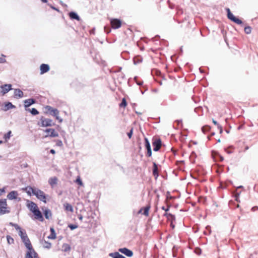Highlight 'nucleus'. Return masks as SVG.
<instances>
[{"instance_id":"f257e3e1","label":"nucleus","mask_w":258,"mask_h":258,"mask_svg":"<svg viewBox=\"0 0 258 258\" xmlns=\"http://www.w3.org/2000/svg\"><path fill=\"white\" fill-rule=\"evenodd\" d=\"M25 246L28 249L26 252L25 258H39L37 253L33 249L29 239L23 242Z\"/></svg>"},{"instance_id":"f03ea898","label":"nucleus","mask_w":258,"mask_h":258,"mask_svg":"<svg viewBox=\"0 0 258 258\" xmlns=\"http://www.w3.org/2000/svg\"><path fill=\"white\" fill-rule=\"evenodd\" d=\"M45 109L50 115L55 117V118L58 120L59 122L61 123L62 122V119L58 116L59 111L57 109L47 105L45 107Z\"/></svg>"},{"instance_id":"7ed1b4c3","label":"nucleus","mask_w":258,"mask_h":258,"mask_svg":"<svg viewBox=\"0 0 258 258\" xmlns=\"http://www.w3.org/2000/svg\"><path fill=\"white\" fill-rule=\"evenodd\" d=\"M10 212L8 207L6 199H0V215L8 214Z\"/></svg>"},{"instance_id":"20e7f679","label":"nucleus","mask_w":258,"mask_h":258,"mask_svg":"<svg viewBox=\"0 0 258 258\" xmlns=\"http://www.w3.org/2000/svg\"><path fill=\"white\" fill-rule=\"evenodd\" d=\"M32 194L35 195L40 201L43 202L45 203H46V196L43 191L36 188V189L32 190Z\"/></svg>"},{"instance_id":"39448f33","label":"nucleus","mask_w":258,"mask_h":258,"mask_svg":"<svg viewBox=\"0 0 258 258\" xmlns=\"http://www.w3.org/2000/svg\"><path fill=\"white\" fill-rule=\"evenodd\" d=\"M55 124L53 121L49 118H46L43 116H42L40 118V122L38 123V125L43 127L46 126H51L54 125Z\"/></svg>"},{"instance_id":"423d86ee","label":"nucleus","mask_w":258,"mask_h":258,"mask_svg":"<svg viewBox=\"0 0 258 258\" xmlns=\"http://www.w3.org/2000/svg\"><path fill=\"white\" fill-rule=\"evenodd\" d=\"M226 12L227 13V17L231 21L234 22L238 25H241L242 24V22L241 20L239 19L238 18L235 17L231 12L230 9L229 8L226 9Z\"/></svg>"},{"instance_id":"0eeeda50","label":"nucleus","mask_w":258,"mask_h":258,"mask_svg":"<svg viewBox=\"0 0 258 258\" xmlns=\"http://www.w3.org/2000/svg\"><path fill=\"white\" fill-rule=\"evenodd\" d=\"M44 132L47 134L45 137H57L58 136V134L53 128H47Z\"/></svg>"},{"instance_id":"6e6552de","label":"nucleus","mask_w":258,"mask_h":258,"mask_svg":"<svg viewBox=\"0 0 258 258\" xmlns=\"http://www.w3.org/2000/svg\"><path fill=\"white\" fill-rule=\"evenodd\" d=\"M111 27L113 29H118L120 27L121 22L120 20L117 19H111L110 20Z\"/></svg>"},{"instance_id":"1a4fd4ad","label":"nucleus","mask_w":258,"mask_h":258,"mask_svg":"<svg viewBox=\"0 0 258 258\" xmlns=\"http://www.w3.org/2000/svg\"><path fill=\"white\" fill-rule=\"evenodd\" d=\"M12 86L11 84H5L1 86V93L3 95H4L10 90L12 89Z\"/></svg>"},{"instance_id":"9d476101","label":"nucleus","mask_w":258,"mask_h":258,"mask_svg":"<svg viewBox=\"0 0 258 258\" xmlns=\"http://www.w3.org/2000/svg\"><path fill=\"white\" fill-rule=\"evenodd\" d=\"M161 141L160 139H156L153 142V150L158 151L161 147Z\"/></svg>"},{"instance_id":"9b49d317","label":"nucleus","mask_w":258,"mask_h":258,"mask_svg":"<svg viewBox=\"0 0 258 258\" xmlns=\"http://www.w3.org/2000/svg\"><path fill=\"white\" fill-rule=\"evenodd\" d=\"M33 214L35 216V219L39 220L41 222L43 221L44 218L41 211L37 209L34 211H33Z\"/></svg>"},{"instance_id":"f8f14e48","label":"nucleus","mask_w":258,"mask_h":258,"mask_svg":"<svg viewBox=\"0 0 258 258\" xmlns=\"http://www.w3.org/2000/svg\"><path fill=\"white\" fill-rule=\"evenodd\" d=\"M118 251L128 257H131L133 255V251L125 247L119 248Z\"/></svg>"},{"instance_id":"ddd939ff","label":"nucleus","mask_w":258,"mask_h":258,"mask_svg":"<svg viewBox=\"0 0 258 258\" xmlns=\"http://www.w3.org/2000/svg\"><path fill=\"white\" fill-rule=\"evenodd\" d=\"M27 207L31 212L38 209L37 205L35 203L29 201H27Z\"/></svg>"},{"instance_id":"4468645a","label":"nucleus","mask_w":258,"mask_h":258,"mask_svg":"<svg viewBox=\"0 0 258 258\" xmlns=\"http://www.w3.org/2000/svg\"><path fill=\"white\" fill-rule=\"evenodd\" d=\"M14 96L15 98H21L23 97L24 93L20 89H15L14 90Z\"/></svg>"},{"instance_id":"2eb2a0df","label":"nucleus","mask_w":258,"mask_h":258,"mask_svg":"<svg viewBox=\"0 0 258 258\" xmlns=\"http://www.w3.org/2000/svg\"><path fill=\"white\" fill-rule=\"evenodd\" d=\"M18 234L21 237L23 242H25L27 240L29 239L25 230L19 231Z\"/></svg>"},{"instance_id":"dca6fc26","label":"nucleus","mask_w":258,"mask_h":258,"mask_svg":"<svg viewBox=\"0 0 258 258\" xmlns=\"http://www.w3.org/2000/svg\"><path fill=\"white\" fill-rule=\"evenodd\" d=\"M57 178L56 177H52L49 179L48 183L52 188L54 187L57 183Z\"/></svg>"},{"instance_id":"f3484780","label":"nucleus","mask_w":258,"mask_h":258,"mask_svg":"<svg viewBox=\"0 0 258 258\" xmlns=\"http://www.w3.org/2000/svg\"><path fill=\"white\" fill-rule=\"evenodd\" d=\"M18 194L16 191H12L9 192L7 196V198L11 200H15L17 198Z\"/></svg>"},{"instance_id":"a211bd4d","label":"nucleus","mask_w":258,"mask_h":258,"mask_svg":"<svg viewBox=\"0 0 258 258\" xmlns=\"http://www.w3.org/2000/svg\"><path fill=\"white\" fill-rule=\"evenodd\" d=\"M49 70V67L47 64H42L40 66V73L41 74H43L46 72H47Z\"/></svg>"},{"instance_id":"6ab92c4d","label":"nucleus","mask_w":258,"mask_h":258,"mask_svg":"<svg viewBox=\"0 0 258 258\" xmlns=\"http://www.w3.org/2000/svg\"><path fill=\"white\" fill-rule=\"evenodd\" d=\"M35 102V100L32 98L25 100L24 101V106H25V107L26 108V110H27L28 109H27L26 108L30 106V105H32Z\"/></svg>"},{"instance_id":"aec40b11","label":"nucleus","mask_w":258,"mask_h":258,"mask_svg":"<svg viewBox=\"0 0 258 258\" xmlns=\"http://www.w3.org/2000/svg\"><path fill=\"white\" fill-rule=\"evenodd\" d=\"M109 256L112 258H126L123 255L120 254L118 252L110 253Z\"/></svg>"},{"instance_id":"412c9836","label":"nucleus","mask_w":258,"mask_h":258,"mask_svg":"<svg viewBox=\"0 0 258 258\" xmlns=\"http://www.w3.org/2000/svg\"><path fill=\"white\" fill-rule=\"evenodd\" d=\"M15 106L13 105L12 103L8 102L5 104L3 110L7 111L10 109L15 108Z\"/></svg>"},{"instance_id":"4be33fe9","label":"nucleus","mask_w":258,"mask_h":258,"mask_svg":"<svg viewBox=\"0 0 258 258\" xmlns=\"http://www.w3.org/2000/svg\"><path fill=\"white\" fill-rule=\"evenodd\" d=\"M63 207L66 211H70L71 212H73L74 211L72 206L69 203H64L63 204Z\"/></svg>"},{"instance_id":"5701e85b","label":"nucleus","mask_w":258,"mask_h":258,"mask_svg":"<svg viewBox=\"0 0 258 258\" xmlns=\"http://www.w3.org/2000/svg\"><path fill=\"white\" fill-rule=\"evenodd\" d=\"M44 216L46 219H49L52 216V213L49 209H45L44 211Z\"/></svg>"},{"instance_id":"b1692460","label":"nucleus","mask_w":258,"mask_h":258,"mask_svg":"<svg viewBox=\"0 0 258 258\" xmlns=\"http://www.w3.org/2000/svg\"><path fill=\"white\" fill-rule=\"evenodd\" d=\"M69 16L71 19H75L77 20H80V17L77 13L74 12H71L69 13Z\"/></svg>"},{"instance_id":"393cba45","label":"nucleus","mask_w":258,"mask_h":258,"mask_svg":"<svg viewBox=\"0 0 258 258\" xmlns=\"http://www.w3.org/2000/svg\"><path fill=\"white\" fill-rule=\"evenodd\" d=\"M164 216H166L168 220L171 221V222H173L175 220V217L174 215H172L170 213H165L164 214Z\"/></svg>"},{"instance_id":"a878e982","label":"nucleus","mask_w":258,"mask_h":258,"mask_svg":"<svg viewBox=\"0 0 258 258\" xmlns=\"http://www.w3.org/2000/svg\"><path fill=\"white\" fill-rule=\"evenodd\" d=\"M153 174L155 176H158V165L155 163H153Z\"/></svg>"},{"instance_id":"bb28decb","label":"nucleus","mask_w":258,"mask_h":258,"mask_svg":"<svg viewBox=\"0 0 258 258\" xmlns=\"http://www.w3.org/2000/svg\"><path fill=\"white\" fill-rule=\"evenodd\" d=\"M62 250L65 252L69 251L71 250V246L67 243H64L62 246Z\"/></svg>"},{"instance_id":"cd10ccee","label":"nucleus","mask_w":258,"mask_h":258,"mask_svg":"<svg viewBox=\"0 0 258 258\" xmlns=\"http://www.w3.org/2000/svg\"><path fill=\"white\" fill-rule=\"evenodd\" d=\"M51 234L48 237L49 239H54L56 238L55 231L53 228H50Z\"/></svg>"},{"instance_id":"c85d7f7f","label":"nucleus","mask_w":258,"mask_h":258,"mask_svg":"<svg viewBox=\"0 0 258 258\" xmlns=\"http://www.w3.org/2000/svg\"><path fill=\"white\" fill-rule=\"evenodd\" d=\"M150 209V206H147L146 207L143 208V210H144V213L143 214L146 216L149 215V211Z\"/></svg>"},{"instance_id":"c756f323","label":"nucleus","mask_w":258,"mask_h":258,"mask_svg":"<svg viewBox=\"0 0 258 258\" xmlns=\"http://www.w3.org/2000/svg\"><path fill=\"white\" fill-rule=\"evenodd\" d=\"M34 189H36L35 187H32L31 186H28L26 188V190H27V193L28 195L31 196V194H32V190Z\"/></svg>"},{"instance_id":"7c9ffc66","label":"nucleus","mask_w":258,"mask_h":258,"mask_svg":"<svg viewBox=\"0 0 258 258\" xmlns=\"http://www.w3.org/2000/svg\"><path fill=\"white\" fill-rule=\"evenodd\" d=\"M7 242H8V244H13L14 242V239L10 235L7 236Z\"/></svg>"},{"instance_id":"2f4dec72","label":"nucleus","mask_w":258,"mask_h":258,"mask_svg":"<svg viewBox=\"0 0 258 258\" xmlns=\"http://www.w3.org/2000/svg\"><path fill=\"white\" fill-rule=\"evenodd\" d=\"M145 146L146 149H151L150 144L147 138H145Z\"/></svg>"},{"instance_id":"473e14b6","label":"nucleus","mask_w":258,"mask_h":258,"mask_svg":"<svg viewBox=\"0 0 258 258\" xmlns=\"http://www.w3.org/2000/svg\"><path fill=\"white\" fill-rule=\"evenodd\" d=\"M211 129V127L209 125H205L202 128V130L204 133H206L209 131Z\"/></svg>"},{"instance_id":"72a5a7b5","label":"nucleus","mask_w":258,"mask_h":258,"mask_svg":"<svg viewBox=\"0 0 258 258\" xmlns=\"http://www.w3.org/2000/svg\"><path fill=\"white\" fill-rule=\"evenodd\" d=\"M133 60L135 64H137L142 61V59L140 56H137L134 58Z\"/></svg>"},{"instance_id":"f704fd0d","label":"nucleus","mask_w":258,"mask_h":258,"mask_svg":"<svg viewBox=\"0 0 258 258\" xmlns=\"http://www.w3.org/2000/svg\"><path fill=\"white\" fill-rule=\"evenodd\" d=\"M126 105H127V103H126V100H125V98H123L122 99L121 102L119 104V106L120 107H125L126 106Z\"/></svg>"},{"instance_id":"c9c22d12","label":"nucleus","mask_w":258,"mask_h":258,"mask_svg":"<svg viewBox=\"0 0 258 258\" xmlns=\"http://www.w3.org/2000/svg\"><path fill=\"white\" fill-rule=\"evenodd\" d=\"M29 110L31 112V114L34 115H36L39 113V112L38 111V110L34 108H32L31 110L29 109Z\"/></svg>"},{"instance_id":"e433bc0d","label":"nucleus","mask_w":258,"mask_h":258,"mask_svg":"<svg viewBox=\"0 0 258 258\" xmlns=\"http://www.w3.org/2000/svg\"><path fill=\"white\" fill-rule=\"evenodd\" d=\"M251 29L249 26H246L244 28V32L246 34H250L251 33Z\"/></svg>"},{"instance_id":"4c0bfd02","label":"nucleus","mask_w":258,"mask_h":258,"mask_svg":"<svg viewBox=\"0 0 258 258\" xmlns=\"http://www.w3.org/2000/svg\"><path fill=\"white\" fill-rule=\"evenodd\" d=\"M51 244L50 242L46 241H44L43 246L45 248H50L51 247Z\"/></svg>"},{"instance_id":"58836bf2","label":"nucleus","mask_w":258,"mask_h":258,"mask_svg":"<svg viewBox=\"0 0 258 258\" xmlns=\"http://www.w3.org/2000/svg\"><path fill=\"white\" fill-rule=\"evenodd\" d=\"M13 226L15 227V228L19 231L23 230L21 228V227L17 224H13Z\"/></svg>"},{"instance_id":"ea45409f","label":"nucleus","mask_w":258,"mask_h":258,"mask_svg":"<svg viewBox=\"0 0 258 258\" xmlns=\"http://www.w3.org/2000/svg\"><path fill=\"white\" fill-rule=\"evenodd\" d=\"M68 227L71 229L74 230L78 227V225L75 224H69Z\"/></svg>"},{"instance_id":"a19ab883","label":"nucleus","mask_w":258,"mask_h":258,"mask_svg":"<svg viewBox=\"0 0 258 258\" xmlns=\"http://www.w3.org/2000/svg\"><path fill=\"white\" fill-rule=\"evenodd\" d=\"M133 133V128H132L131 129L130 131L128 133H127V136L128 137L129 139H131L132 138Z\"/></svg>"},{"instance_id":"79ce46f5","label":"nucleus","mask_w":258,"mask_h":258,"mask_svg":"<svg viewBox=\"0 0 258 258\" xmlns=\"http://www.w3.org/2000/svg\"><path fill=\"white\" fill-rule=\"evenodd\" d=\"M11 131H9L7 134L5 135V138L6 139H10L11 137Z\"/></svg>"},{"instance_id":"37998d69","label":"nucleus","mask_w":258,"mask_h":258,"mask_svg":"<svg viewBox=\"0 0 258 258\" xmlns=\"http://www.w3.org/2000/svg\"><path fill=\"white\" fill-rule=\"evenodd\" d=\"M147 156L148 157H150L152 155V151L151 149H147Z\"/></svg>"},{"instance_id":"c03bdc74","label":"nucleus","mask_w":258,"mask_h":258,"mask_svg":"<svg viewBox=\"0 0 258 258\" xmlns=\"http://www.w3.org/2000/svg\"><path fill=\"white\" fill-rule=\"evenodd\" d=\"M76 182L78 183L80 185H83V182H82V180L80 179V178H77L76 179Z\"/></svg>"},{"instance_id":"a18cd8bd","label":"nucleus","mask_w":258,"mask_h":258,"mask_svg":"<svg viewBox=\"0 0 258 258\" xmlns=\"http://www.w3.org/2000/svg\"><path fill=\"white\" fill-rule=\"evenodd\" d=\"M56 145L59 147L61 146L62 145V141L60 140H57L56 142Z\"/></svg>"},{"instance_id":"49530a36","label":"nucleus","mask_w":258,"mask_h":258,"mask_svg":"<svg viewBox=\"0 0 258 258\" xmlns=\"http://www.w3.org/2000/svg\"><path fill=\"white\" fill-rule=\"evenodd\" d=\"M5 192V188H0V196L2 195Z\"/></svg>"},{"instance_id":"de8ad7c7","label":"nucleus","mask_w":258,"mask_h":258,"mask_svg":"<svg viewBox=\"0 0 258 258\" xmlns=\"http://www.w3.org/2000/svg\"><path fill=\"white\" fill-rule=\"evenodd\" d=\"M104 30L106 33L110 32V30L106 26L104 27Z\"/></svg>"},{"instance_id":"09e8293b","label":"nucleus","mask_w":258,"mask_h":258,"mask_svg":"<svg viewBox=\"0 0 258 258\" xmlns=\"http://www.w3.org/2000/svg\"><path fill=\"white\" fill-rule=\"evenodd\" d=\"M218 128L219 130L220 133L221 134L223 132L222 127L220 125H218Z\"/></svg>"},{"instance_id":"8fccbe9b","label":"nucleus","mask_w":258,"mask_h":258,"mask_svg":"<svg viewBox=\"0 0 258 258\" xmlns=\"http://www.w3.org/2000/svg\"><path fill=\"white\" fill-rule=\"evenodd\" d=\"M136 83H137V84L139 86H141L143 84V82L142 81H136Z\"/></svg>"},{"instance_id":"3c124183","label":"nucleus","mask_w":258,"mask_h":258,"mask_svg":"<svg viewBox=\"0 0 258 258\" xmlns=\"http://www.w3.org/2000/svg\"><path fill=\"white\" fill-rule=\"evenodd\" d=\"M6 61V59L4 58L0 57V63H3Z\"/></svg>"},{"instance_id":"603ef678","label":"nucleus","mask_w":258,"mask_h":258,"mask_svg":"<svg viewBox=\"0 0 258 258\" xmlns=\"http://www.w3.org/2000/svg\"><path fill=\"white\" fill-rule=\"evenodd\" d=\"M161 208L163 210H164L166 212H167L169 210V208H166L164 206H163Z\"/></svg>"},{"instance_id":"864d4df0","label":"nucleus","mask_w":258,"mask_h":258,"mask_svg":"<svg viewBox=\"0 0 258 258\" xmlns=\"http://www.w3.org/2000/svg\"><path fill=\"white\" fill-rule=\"evenodd\" d=\"M239 195H240V193H237L236 195H235V200L238 201V198L239 196Z\"/></svg>"},{"instance_id":"5fc2aeb1","label":"nucleus","mask_w":258,"mask_h":258,"mask_svg":"<svg viewBox=\"0 0 258 258\" xmlns=\"http://www.w3.org/2000/svg\"><path fill=\"white\" fill-rule=\"evenodd\" d=\"M213 123L215 124V125H220L219 124H218V122L215 120L214 119H213Z\"/></svg>"},{"instance_id":"6e6d98bb","label":"nucleus","mask_w":258,"mask_h":258,"mask_svg":"<svg viewBox=\"0 0 258 258\" xmlns=\"http://www.w3.org/2000/svg\"><path fill=\"white\" fill-rule=\"evenodd\" d=\"M83 216L82 215H78V218L80 220L82 221L83 219Z\"/></svg>"},{"instance_id":"4d7b16f0","label":"nucleus","mask_w":258,"mask_h":258,"mask_svg":"<svg viewBox=\"0 0 258 258\" xmlns=\"http://www.w3.org/2000/svg\"><path fill=\"white\" fill-rule=\"evenodd\" d=\"M225 151L227 152V153H228L229 154L232 153V152L231 151L228 150L227 149H225Z\"/></svg>"},{"instance_id":"13d9d810","label":"nucleus","mask_w":258,"mask_h":258,"mask_svg":"<svg viewBox=\"0 0 258 258\" xmlns=\"http://www.w3.org/2000/svg\"><path fill=\"white\" fill-rule=\"evenodd\" d=\"M50 153H51V154H55V150H53V149H51V150H50Z\"/></svg>"},{"instance_id":"bf43d9fd","label":"nucleus","mask_w":258,"mask_h":258,"mask_svg":"<svg viewBox=\"0 0 258 258\" xmlns=\"http://www.w3.org/2000/svg\"><path fill=\"white\" fill-rule=\"evenodd\" d=\"M220 161H223L224 160V158L223 157L220 156Z\"/></svg>"},{"instance_id":"052dcab7","label":"nucleus","mask_w":258,"mask_h":258,"mask_svg":"<svg viewBox=\"0 0 258 258\" xmlns=\"http://www.w3.org/2000/svg\"><path fill=\"white\" fill-rule=\"evenodd\" d=\"M172 222H171V226L172 227V228H174V225L172 224Z\"/></svg>"},{"instance_id":"680f3d73","label":"nucleus","mask_w":258,"mask_h":258,"mask_svg":"<svg viewBox=\"0 0 258 258\" xmlns=\"http://www.w3.org/2000/svg\"><path fill=\"white\" fill-rule=\"evenodd\" d=\"M43 3H46L47 0H41Z\"/></svg>"},{"instance_id":"e2e57ef3","label":"nucleus","mask_w":258,"mask_h":258,"mask_svg":"<svg viewBox=\"0 0 258 258\" xmlns=\"http://www.w3.org/2000/svg\"><path fill=\"white\" fill-rule=\"evenodd\" d=\"M142 210H143V208L139 210V213H141V212H142Z\"/></svg>"},{"instance_id":"0e129e2a","label":"nucleus","mask_w":258,"mask_h":258,"mask_svg":"<svg viewBox=\"0 0 258 258\" xmlns=\"http://www.w3.org/2000/svg\"><path fill=\"white\" fill-rule=\"evenodd\" d=\"M254 208H256V209H258V208L257 207H252V209L254 210Z\"/></svg>"},{"instance_id":"69168bd1","label":"nucleus","mask_w":258,"mask_h":258,"mask_svg":"<svg viewBox=\"0 0 258 258\" xmlns=\"http://www.w3.org/2000/svg\"><path fill=\"white\" fill-rule=\"evenodd\" d=\"M10 224L13 226V224H15V223H13L11 222V223H10Z\"/></svg>"},{"instance_id":"338daca9","label":"nucleus","mask_w":258,"mask_h":258,"mask_svg":"<svg viewBox=\"0 0 258 258\" xmlns=\"http://www.w3.org/2000/svg\"><path fill=\"white\" fill-rule=\"evenodd\" d=\"M242 186H238L237 188H242Z\"/></svg>"},{"instance_id":"774afa93","label":"nucleus","mask_w":258,"mask_h":258,"mask_svg":"<svg viewBox=\"0 0 258 258\" xmlns=\"http://www.w3.org/2000/svg\"><path fill=\"white\" fill-rule=\"evenodd\" d=\"M210 228V226H207V227H206V228H207V229H209V228Z\"/></svg>"}]
</instances>
